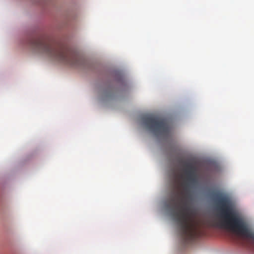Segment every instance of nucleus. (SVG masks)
Wrapping results in <instances>:
<instances>
[{
  "mask_svg": "<svg viewBox=\"0 0 254 254\" xmlns=\"http://www.w3.org/2000/svg\"><path fill=\"white\" fill-rule=\"evenodd\" d=\"M220 211V226L236 235L254 241V233L248 228L244 221L232 210L227 196L219 191L212 194Z\"/></svg>",
  "mask_w": 254,
  "mask_h": 254,
  "instance_id": "obj_2",
  "label": "nucleus"
},
{
  "mask_svg": "<svg viewBox=\"0 0 254 254\" xmlns=\"http://www.w3.org/2000/svg\"><path fill=\"white\" fill-rule=\"evenodd\" d=\"M28 44L37 54L72 66H84L86 60L76 51L63 44L55 42L49 38L36 37L30 38Z\"/></svg>",
  "mask_w": 254,
  "mask_h": 254,
  "instance_id": "obj_1",
  "label": "nucleus"
},
{
  "mask_svg": "<svg viewBox=\"0 0 254 254\" xmlns=\"http://www.w3.org/2000/svg\"><path fill=\"white\" fill-rule=\"evenodd\" d=\"M185 166L186 168L184 172L188 180L190 182H194L196 178V169L194 166L190 163H186Z\"/></svg>",
  "mask_w": 254,
  "mask_h": 254,
  "instance_id": "obj_5",
  "label": "nucleus"
},
{
  "mask_svg": "<svg viewBox=\"0 0 254 254\" xmlns=\"http://www.w3.org/2000/svg\"><path fill=\"white\" fill-rule=\"evenodd\" d=\"M171 201L173 205V214L179 225L184 243H191L196 237L197 231L196 227L190 221L189 207L178 192L173 193Z\"/></svg>",
  "mask_w": 254,
  "mask_h": 254,
  "instance_id": "obj_3",
  "label": "nucleus"
},
{
  "mask_svg": "<svg viewBox=\"0 0 254 254\" xmlns=\"http://www.w3.org/2000/svg\"><path fill=\"white\" fill-rule=\"evenodd\" d=\"M143 123L146 128L156 135L168 137L170 135V127L164 119L155 117H147L144 119Z\"/></svg>",
  "mask_w": 254,
  "mask_h": 254,
  "instance_id": "obj_4",
  "label": "nucleus"
}]
</instances>
